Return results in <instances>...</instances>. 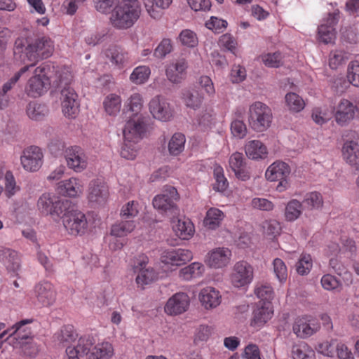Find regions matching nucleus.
<instances>
[{
    "instance_id": "nucleus-1",
    "label": "nucleus",
    "mask_w": 359,
    "mask_h": 359,
    "mask_svg": "<svg viewBox=\"0 0 359 359\" xmlns=\"http://www.w3.org/2000/svg\"><path fill=\"white\" fill-rule=\"evenodd\" d=\"M37 207L43 215L60 218L63 224H94L100 221L95 212L86 215L71 201L61 199L53 193L43 194L37 201Z\"/></svg>"
},
{
    "instance_id": "nucleus-2",
    "label": "nucleus",
    "mask_w": 359,
    "mask_h": 359,
    "mask_svg": "<svg viewBox=\"0 0 359 359\" xmlns=\"http://www.w3.org/2000/svg\"><path fill=\"white\" fill-rule=\"evenodd\" d=\"M54 51L53 41L48 36H41L34 40L18 39L15 42L14 58L25 64L31 62L33 67L36 62L50 57Z\"/></svg>"
},
{
    "instance_id": "nucleus-3",
    "label": "nucleus",
    "mask_w": 359,
    "mask_h": 359,
    "mask_svg": "<svg viewBox=\"0 0 359 359\" xmlns=\"http://www.w3.org/2000/svg\"><path fill=\"white\" fill-rule=\"evenodd\" d=\"M95 339L90 335L81 337L76 342V346H69L66 350L68 359H80L86 356L87 359H109L114 351L112 345L107 341L94 346Z\"/></svg>"
},
{
    "instance_id": "nucleus-4",
    "label": "nucleus",
    "mask_w": 359,
    "mask_h": 359,
    "mask_svg": "<svg viewBox=\"0 0 359 359\" xmlns=\"http://www.w3.org/2000/svg\"><path fill=\"white\" fill-rule=\"evenodd\" d=\"M179 199L177 189L170 187L161 194L156 195L152 201L154 208L161 214H165L171 217L172 223L177 224H193L189 218L180 214V210L175 204Z\"/></svg>"
},
{
    "instance_id": "nucleus-5",
    "label": "nucleus",
    "mask_w": 359,
    "mask_h": 359,
    "mask_svg": "<svg viewBox=\"0 0 359 359\" xmlns=\"http://www.w3.org/2000/svg\"><path fill=\"white\" fill-rule=\"evenodd\" d=\"M140 14L141 8L137 1H123L112 11L110 22L115 28L126 29L136 22Z\"/></svg>"
},
{
    "instance_id": "nucleus-6",
    "label": "nucleus",
    "mask_w": 359,
    "mask_h": 359,
    "mask_svg": "<svg viewBox=\"0 0 359 359\" xmlns=\"http://www.w3.org/2000/svg\"><path fill=\"white\" fill-rule=\"evenodd\" d=\"M54 66L48 62H44L37 67L33 76H31L25 86V93L30 97H39L44 95L50 86L49 75Z\"/></svg>"
},
{
    "instance_id": "nucleus-7",
    "label": "nucleus",
    "mask_w": 359,
    "mask_h": 359,
    "mask_svg": "<svg viewBox=\"0 0 359 359\" xmlns=\"http://www.w3.org/2000/svg\"><path fill=\"white\" fill-rule=\"evenodd\" d=\"M273 114L271 109L265 103L256 101L249 106L248 122L255 132L266 131L271 125Z\"/></svg>"
},
{
    "instance_id": "nucleus-8",
    "label": "nucleus",
    "mask_w": 359,
    "mask_h": 359,
    "mask_svg": "<svg viewBox=\"0 0 359 359\" xmlns=\"http://www.w3.org/2000/svg\"><path fill=\"white\" fill-rule=\"evenodd\" d=\"M291 170L289 165L281 161H276L269 166L265 172V177L270 182L280 181L277 190L280 192L289 187L287 177Z\"/></svg>"
},
{
    "instance_id": "nucleus-9",
    "label": "nucleus",
    "mask_w": 359,
    "mask_h": 359,
    "mask_svg": "<svg viewBox=\"0 0 359 359\" xmlns=\"http://www.w3.org/2000/svg\"><path fill=\"white\" fill-rule=\"evenodd\" d=\"M109 196V187L103 179L97 178L89 182L87 198L93 206L104 205Z\"/></svg>"
},
{
    "instance_id": "nucleus-10",
    "label": "nucleus",
    "mask_w": 359,
    "mask_h": 359,
    "mask_svg": "<svg viewBox=\"0 0 359 359\" xmlns=\"http://www.w3.org/2000/svg\"><path fill=\"white\" fill-rule=\"evenodd\" d=\"M22 168L28 172H36L43 165V154L42 149L37 146H29L25 148L20 156Z\"/></svg>"
},
{
    "instance_id": "nucleus-11",
    "label": "nucleus",
    "mask_w": 359,
    "mask_h": 359,
    "mask_svg": "<svg viewBox=\"0 0 359 359\" xmlns=\"http://www.w3.org/2000/svg\"><path fill=\"white\" fill-rule=\"evenodd\" d=\"M64 157L68 168L76 172H81L87 168V156L80 147L71 146L66 148Z\"/></svg>"
},
{
    "instance_id": "nucleus-12",
    "label": "nucleus",
    "mask_w": 359,
    "mask_h": 359,
    "mask_svg": "<svg viewBox=\"0 0 359 359\" xmlns=\"http://www.w3.org/2000/svg\"><path fill=\"white\" fill-rule=\"evenodd\" d=\"M253 274V268L249 263L245 261L238 262L233 266L231 283L238 288L245 287L252 282Z\"/></svg>"
},
{
    "instance_id": "nucleus-13",
    "label": "nucleus",
    "mask_w": 359,
    "mask_h": 359,
    "mask_svg": "<svg viewBox=\"0 0 359 359\" xmlns=\"http://www.w3.org/2000/svg\"><path fill=\"white\" fill-rule=\"evenodd\" d=\"M145 132L144 118L130 116L123 130L124 140L137 143L143 137Z\"/></svg>"
},
{
    "instance_id": "nucleus-14",
    "label": "nucleus",
    "mask_w": 359,
    "mask_h": 359,
    "mask_svg": "<svg viewBox=\"0 0 359 359\" xmlns=\"http://www.w3.org/2000/svg\"><path fill=\"white\" fill-rule=\"evenodd\" d=\"M341 151L344 159L359 170V135L356 132L350 133V138L344 142Z\"/></svg>"
},
{
    "instance_id": "nucleus-15",
    "label": "nucleus",
    "mask_w": 359,
    "mask_h": 359,
    "mask_svg": "<svg viewBox=\"0 0 359 359\" xmlns=\"http://www.w3.org/2000/svg\"><path fill=\"white\" fill-rule=\"evenodd\" d=\"M339 12L329 13L318 28V40L325 44L333 43L336 39L335 25L339 21Z\"/></svg>"
},
{
    "instance_id": "nucleus-16",
    "label": "nucleus",
    "mask_w": 359,
    "mask_h": 359,
    "mask_svg": "<svg viewBox=\"0 0 359 359\" xmlns=\"http://www.w3.org/2000/svg\"><path fill=\"white\" fill-rule=\"evenodd\" d=\"M147 257L141 255L133 266L134 272L137 273L136 283L142 288H144V285L152 283L156 278V273L153 268L147 267Z\"/></svg>"
},
{
    "instance_id": "nucleus-17",
    "label": "nucleus",
    "mask_w": 359,
    "mask_h": 359,
    "mask_svg": "<svg viewBox=\"0 0 359 359\" xmlns=\"http://www.w3.org/2000/svg\"><path fill=\"white\" fill-rule=\"evenodd\" d=\"M231 257V251L228 248L217 247L207 253L205 262L210 268L222 269L229 264Z\"/></svg>"
},
{
    "instance_id": "nucleus-18",
    "label": "nucleus",
    "mask_w": 359,
    "mask_h": 359,
    "mask_svg": "<svg viewBox=\"0 0 359 359\" xmlns=\"http://www.w3.org/2000/svg\"><path fill=\"white\" fill-rule=\"evenodd\" d=\"M358 112V107L347 99H341L336 107L334 118L339 126H345L353 120Z\"/></svg>"
},
{
    "instance_id": "nucleus-19",
    "label": "nucleus",
    "mask_w": 359,
    "mask_h": 359,
    "mask_svg": "<svg viewBox=\"0 0 359 359\" xmlns=\"http://www.w3.org/2000/svg\"><path fill=\"white\" fill-rule=\"evenodd\" d=\"M193 259L192 252L187 249H171L165 250L161 256V262L167 265L179 266Z\"/></svg>"
},
{
    "instance_id": "nucleus-20",
    "label": "nucleus",
    "mask_w": 359,
    "mask_h": 359,
    "mask_svg": "<svg viewBox=\"0 0 359 359\" xmlns=\"http://www.w3.org/2000/svg\"><path fill=\"white\" fill-rule=\"evenodd\" d=\"M149 111L155 119L168 121L172 116L170 104L162 97L157 95L149 103Z\"/></svg>"
},
{
    "instance_id": "nucleus-21",
    "label": "nucleus",
    "mask_w": 359,
    "mask_h": 359,
    "mask_svg": "<svg viewBox=\"0 0 359 359\" xmlns=\"http://www.w3.org/2000/svg\"><path fill=\"white\" fill-rule=\"evenodd\" d=\"M83 181L79 177H70L57 183V192L70 198H75L80 196L83 191Z\"/></svg>"
},
{
    "instance_id": "nucleus-22",
    "label": "nucleus",
    "mask_w": 359,
    "mask_h": 359,
    "mask_svg": "<svg viewBox=\"0 0 359 359\" xmlns=\"http://www.w3.org/2000/svg\"><path fill=\"white\" fill-rule=\"evenodd\" d=\"M188 62L184 58L177 59L168 64L165 75L172 83H180L187 77Z\"/></svg>"
},
{
    "instance_id": "nucleus-23",
    "label": "nucleus",
    "mask_w": 359,
    "mask_h": 359,
    "mask_svg": "<svg viewBox=\"0 0 359 359\" xmlns=\"http://www.w3.org/2000/svg\"><path fill=\"white\" fill-rule=\"evenodd\" d=\"M190 304L189 297L184 292H177L167 301L165 312L168 315H178L185 312Z\"/></svg>"
},
{
    "instance_id": "nucleus-24",
    "label": "nucleus",
    "mask_w": 359,
    "mask_h": 359,
    "mask_svg": "<svg viewBox=\"0 0 359 359\" xmlns=\"http://www.w3.org/2000/svg\"><path fill=\"white\" fill-rule=\"evenodd\" d=\"M198 299L205 309L211 310L220 305L222 298L218 290L213 287L208 286L200 290Z\"/></svg>"
},
{
    "instance_id": "nucleus-25",
    "label": "nucleus",
    "mask_w": 359,
    "mask_h": 359,
    "mask_svg": "<svg viewBox=\"0 0 359 359\" xmlns=\"http://www.w3.org/2000/svg\"><path fill=\"white\" fill-rule=\"evenodd\" d=\"M34 296L39 304L48 306L54 303L56 293L50 283L42 281L35 285Z\"/></svg>"
},
{
    "instance_id": "nucleus-26",
    "label": "nucleus",
    "mask_w": 359,
    "mask_h": 359,
    "mask_svg": "<svg viewBox=\"0 0 359 359\" xmlns=\"http://www.w3.org/2000/svg\"><path fill=\"white\" fill-rule=\"evenodd\" d=\"M0 261L11 273H16L20 269V259L14 250L0 247Z\"/></svg>"
},
{
    "instance_id": "nucleus-27",
    "label": "nucleus",
    "mask_w": 359,
    "mask_h": 359,
    "mask_svg": "<svg viewBox=\"0 0 359 359\" xmlns=\"http://www.w3.org/2000/svg\"><path fill=\"white\" fill-rule=\"evenodd\" d=\"M245 152L248 158L254 161L264 160L269 154L267 147L257 140L248 141L245 145Z\"/></svg>"
},
{
    "instance_id": "nucleus-28",
    "label": "nucleus",
    "mask_w": 359,
    "mask_h": 359,
    "mask_svg": "<svg viewBox=\"0 0 359 359\" xmlns=\"http://www.w3.org/2000/svg\"><path fill=\"white\" fill-rule=\"evenodd\" d=\"M78 337V334L72 325H65L61 329L55 333L53 338L55 341L60 346L67 347L76 346H72V344L75 342Z\"/></svg>"
},
{
    "instance_id": "nucleus-29",
    "label": "nucleus",
    "mask_w": 359,
    "mask_h": 359,
    "mask_svg": "<svg viewBox=\"0 0 359 359\" xmlns=\"http://www.w3.org/2000/svg\"><path fill=\"white\" fill-rule=\"evenodd\" d=\"M229 166L238 179L243 181L250 179V174L245 168V158L242 153L235 152L230 156Z\"/></svg>"
},
{
    "instance_id": "nucleus-30",
    "label": "nucleus",
    "mask_w": 359,
    "mask_h": 359,
    "mask_svg": "<svg viewBox=\"0 0 359 359\" xmlns=\"http://www.w3.org/2000/svg\"><path fill=\"white\" fill-rule=\"evenodd\" d=\"M106 56L118 69L123 68L130 62L128 53L118 46L109 48L106 51Z\"/></svg>"
},
{
    "instance_id": "nucleus-31",
    "label": "nucleus",
    "mask_w": 359,
    "mask_h": 359,
    "mask_svg": "<svg viewBox=\"0 0 359 359\" xmlns=\"http://www.w3.org/2000/svg\"><path fill=\"white\" fill-rule=\"evenodd\" d=\"M292 329L297 337L304 338L315 333L318 329V326L306 318H298L296 319Z\"/></svg>"
},
{
    "instance_id": "nucleus-32",
    "label": "nucleus",
    "mask_w": 359,
    "mask_h": 359,
    "mask_svg": "<svg viewBox=\"0 0 359 359\" xmlns=\"http://www.w3.org/2000/svg\"><path fill=\"white\" fill-rule=\"evenodd\" d=\"M172 0H144V5L148 14L154 19L161 16V10L169 8Z\"/></svg>"
},
{
    "instance_id": "nucleus-33",
    "label": "nucleus",
    "mask_w": 359,
    "mask_h": 359,
    "mask_svg": "<svg viewBox=\"0 0 359 359\" xmlns=\"http://www.w3.org/2000/svg\"><path fill=\"white\" fill-rule=\"evenodd\" d=\"M144 100L142 95L139 93H133L130 95L124 104L126 112H131L130 116L143 117L140 111L143 107Z\"/></svg>"
},
{
    "instance_id": "nucleus-34",
    "label": "nucleus",
    "mask_w": 359,
    "mask_h": 359,
    "mask_svg": "<svg viewBox=\"0 0 359 359\" xmlns=\"http://www.w3.org/2000/svg\"><path fill=\"white\" fill-rule=\"evenodd\" d=\"M32 321V319H25L16 323L11 329L4 331L0 334V339H2L8 333H9L10 337L14 335L15 339H27L31 332L27 330V327H25V326L31 323Z\"/></svg>"
},
{
    "instance_id": "nucleus-35",
    "label": "nucleus",
    "mask_w": 359,
    "mask_h": 359,
    "mask_svg": "<svg viewBox=\"0 0 359 359\" xmlns=\"http://www.w3.org/2000/svg\"><path fill=\"white\" fill-rule=\"evenodd\" d=\"M122 100L120 95L110 93L107 95L102 102L106 114L111 116H116L121 110Z\"/></svg>"
},
{
    "instance_id": "nucleus-36",
    "label": "nucleus",
    "mask_w": 359,
    "mask_h": 359,
    "mask_svg": "<svg viewBox=\"0 0 359 359\" xmlns=\"http://www.w3.org/2000/svg\"><path fill=\"white\" fill-rule=\"evenodd\" d=\"M26 114L32 120L41 121L48 115V108L45 104L32 101L26 107Z\"/></svg>"
},
{
    "instance_id": "nucleus-37",
    "label": "nucleus",
    "mask_w": 359,
    "mask_h": 359,
    "mask_svg": "<svg viewBox=\"0 0 359 359\" xmlns=\"http://www.w3.org/2000/svg\"><path fill=\"white\" fill-rule=\"evenodd\" d=\"M291 355L293 359H315L313 350L303 341L292 345Z\"/></svg>"
},
{
    "instance_id": "nucleus-38",
    "label": "nucleus",
    "mask_w": 359,
    "mask_h": 359,
    "mask_svg": "<svg viewBox=\"0 0 359 359\" xmlns=\"http://www.w3.org/2000/svg\"><path fill=\"white\" fill-rule=\"evenodd\" d=\"M205 271L204 266L200 262H193L181 269L179 276L186 280L196 278L201 276Z\"/></svg>"
},
{
    "instance_id": "nucleus-39",
    "label": "nucleus",
    "mask_w": 359,
    "mask_h": 359,
    "mask_svg": "<svg viewBox=\"0 0 359 359\" xmlns=\"http://www.w3.org/2000/svg\"><path fill=\"white\" fill-rule=\"evenodd\" d=\"M185 135L181 133H175L168 142V151L172 156L180 155L184 149Z\"/></svg>"
},
{
    "instance_id": "nucleus-40",
    "label": "nucleus",
    "mask_w": 359,
    "mask_h": 359,
    "mask_svg": "<svg viewBox=\"0 0 359 359\" xmlns=\"http://www.w3.org/2000/svg\"><path fill=\"white\" fill-rule=\"evenodd\" d=\"M151 75L149 67L146 65H140L135 67L130 75V81L135 85H142L145 83Z\"/></svg>"
},
{
    "instance_id": "nucleus-41",
    "label": "nucleus",
    "mask_w": 359,
    "mask_h": 359,
    "mask_svg": "<svg viewBox=\"0 0 359 359\" xmlns=\"http://www.w3.org/2000/svg\"><path fill=\"white\" fill-rule=\"evenodd\" d=\"M273 311L268 304L257 308L253 313L252 324L254 326H262L272 317Z\"/></svg>"
},
{
    "instance_id": "nucleus-42",
    "label": "nucleus",
    "mask_w": 359,
    "mask_h": 359,
    "mask_svg": "<svg viewBox=\"0 0 359 359\" xmlns=\"http://www.w3.org/2000/svg\"><path fill=\"white\" fill-rule=\"evenodd\" d=\"M302 203L308 210H318L323 205V198L319 192L311 191L305 195Z\"/></svg>"
},
{
    "instance_id": "nucleus-43",
    "label": "nucleus",
    "mask_w": 359,
    "mask_h": 359,
    "mask_svg": "<svg viewBox=\"0 0 359 359\" xmlns=\"http://www.w3.org/2000/svg\"><path fill=\"white\" fill-rule=\"evenodd\" d=\"M302 203L297 199L290 200L285 209V217L287 222H294L302 213Z\"/></svg>"
},
{
    "instance_id": "nucleus-44",
    "label": "nucleus",
    "mask_w": 359,
    "mask_h": 359,
    "mask_svg": "<svg viewBox=\"0 0 359 359\" xmlns=\"http://www.w3.org/2000/svg\"><path fill=\"white\" fill-rule=\"evenodd\" d=\"M287 109L293 113L301 111L305 107L304 100L297 93H288L285 96Z\"/></svg>"
},
{
    "instance_id": "nucleus-45",
    "label": "nucleus",
    "mask_w": 359,
    "mask_h": 359,
    "mask_svg": "<svg viewBox=\"0 0 359 359\" xmlns=\"http://www.w3.org/2000/svg\"><path fill=\"white\" fill-rule=\"evenodd\" d=\"M182 99L188 107L196 109L201 105L203 97L196 90H184Z\"/></svg>"
},
{
    "instance_id": "nucleus-46",
    "label": "nucleus",
    "mask_w": 359,
    "mask_h": 359,
    "mask_svg": "<svg viewBox=\"0 0 359 359\" xmlns=\"http://www.w3.org/2000/svg\"><path fill=\"white\" fill-rule=\"evenodd\" d=\"M140 203L136 201H131L123 205L121 210V217L127 221H133L140 212Z\"/></svg>"
},
{
    "instance_id": "nucleus-47",
    "label": "nucleus",
    "mask_w": 359,
    "mask_h": 359,
    "mask_svg": "<svg viewBox=\"0 0 359 359\" xmlns=\"http://www.w3.org/2000/svg\"><path fill=\"white\" fill-rule=\"evenodd\" d=\"M178 39L182 46L188 48H195L198 43L197 34L189 29H183L180 33Z\"/></svg>"
},
{
    "instance_id": "nucleus-48",
    "label": "nucleus",
    "mask_w": 359,
    "mask_h": 359,
    "mask_svg": "<svg viewBox=\"0 0 359 359\" xmlns=\"http://www.w3.org/2000/svg\"><path fill=\"white\" fill-rule=\"evenodd\" d=\"M196 123L201 130H205L211 128L215 123V115L212 109L202 111L196 118Z\"/></svg>"
},
{
    "instance_id": "nucleus-49",
    "label": "nucleus",
    "mask_w": 359,
    "mask_h": 359,
    "mask_svg": "<svg viewBox=\"0 0 359 359\" xmlns=\"http://www.w3.org/2000/svg\"><path fill=\"white\" fill-rule=\"evenodd\" d=\"M214 177L215 183L213 189L218 191H225L229 185L228 181L224 176V170L220 165H216L214 168Z\"/></svg>"
},
{
    "instance_id": "nucleus-50",
    "label": "nucleus",
    "mask_w": 359,
    "mask_h": 359,
    "mask_svg": "<svg viewBox=\"0 0 359 359\" xmlns=\"http://www.w3.org/2000/svg\"><path fill=\"white\" fill-rule=\"evenodd\" d=\"M173 50V43L170 39L164 38L155 48L154 55L156 57L162 59L172 53Z\"/></svg>"
},
{
    "instance_id": "nucleus-51",
    "label": "nucleus",
    "mask_w": 359,
    "mask_h": 359,
    "mask_svg": "<svg viewBox=\"0 0 359 359\" xmlns=\"http://www.w3.org/2000/svg\"><path fill=\"white\" fill-rule=\"evenodd\" d=\"M255 293L257 297L262 301L266 302L269 305L271 300L273 299L274 292L271 285L267 284H262L258 285L255 290Z\"/></svg>"
},
{
    "instance_id": "nucleus-52",
    "label": "nucleus",
    "mask_w": 359,
    "mask_h": 359,
    "mask_svg": "<svg viewBox=\"0 0 359 359\" xmlns=\"http://www.w3.org/2000/svg\"><path fill=\"white\" fill-rule=\"evenodd\" d=\"M5 185V195L8 198L14 196L20 188L16 184V182L13 173L11 171H7L4 177Z\"/></svg>"
},
{
    "instance_id": "nucleus-53",
    "label": "nucleus",
    "mask_w": 359,
    "mask_h": 359,
    "mask_svg": "<svg viewBox=\"0 0 359 359\" xmlns=\"http://www.w3.org/2000/svg\"><path fill=\"white\" fill-rule=\"evenodd\" d=\"M137 152L138 146L137 143L124 140V143L121 147L120 151L121 157L128 160H133L137 156Z\"/></svg>"
},
{
    "instance_id": "nucleus-54",
    "label": "nucleus",
    "mask_w": 359,
    "mask_h": 359,
    "mask_svg": "<svg viewBox=\"0 0 359 359\" xmlns=\"http://www.w3.org/2000/svg\"><path fill=\"white\" fill-rule=\"evenodd\" d=\"M224 218V214L222 210L211 208L206 212L203 224H219Z\"/></svg>"
},
{
    "instance_id": "nucleus-55",
    "label": "nucleus",
    "mask_w": 359,
    "mask_h": 359,
    "mask_svg": "<svg viewBox=\"0 0 359 359\" xmlns=\"http://www.w3.org/2000/svg\"><path fill=\"white\" fill-rule=\"evenodd\" d=\"M218 44L220 47L224 48L236 55L237 41L231 34H222L219 39Z\"/></svg>"
},
{
    "instance_id": "nucleus-56",
    "label": "nucleus",
    "mask_w": 359,
    "mask_h": 359,
    "mask_svg": "<svg viewBox=\"0 0 359 359\" xmlns=\"http://www.w3.org/2000/svg\"><path fill=\"white\" fill-rule=\"evenodd\" d=\"M227 25L228 22L226 20L215 16H212L205 22V27L217 34L222 33Z\"/></svg>"
},
{
    "instance_id": "nucleus-57",
    "label": "nucleus",
    "mask_w": 359,
    "mask_h": 359,
    "mask_svg": "<svg viewBox=\"0 0 359 359\" xmlns=\"http://www.w3.org/2000/svg\"><path fill=\"white\" fill-rule=\"evenodd\" d=\"M331 117L332 114L327 107H315L312 111V118L319 125L326 123Z\"/></svg>"
},
{
    "instance_id": "nucleus-58",
    "label": "nucleus",
    "mask_w": 359,
    "mask_h": 359,
    "mask_svg": "<svg viewBox=\"0 0 359 359\" xmlns=\"http://www.w3.org/2000/svg\"><path fill=\"white\" fill-rule=\"evenodd\" d=\"M346 77L349 83L359 87V62L352 61L349 63Z\"/></svg>"
},
{
    "instance_id": "nucleus-59",
    "label": "nucleus",
    "mask_w": 359,
    "mask_h": 359,
    "mask_svg": "<svg viewBox=\"0 0 359 359\" xmlns=\"http://www.w3.org/2000/svg\"><path fill=\"white\" fill-rule=\"evenodd\" d=\"M338 343L336 340L326 341L320 343L316 346V349L318 353L327 356L333 357L335 351H337V344Z\"/></svg>"
},
{
    "instance_id": "nucleus-60",
    "label": "nucleus",
    "mask_w": 359,
    "mask_h": 359,
    "mask_svg": "<svg viewBox=\"0 0 359 359\" xmlns=\"http://www.w3.org/2000/svg\"><path fill=\"white\" fill-rule=\"evenodd\" d=\"M29 69V65H25L23 67H22L18 72L15 73V74L10 79H8L6 83H4L0 90L4 93H8V92H9L15 86V85L19 81L22 75L25 74L26 72H27Z\"/></svg>"
},
{
    "instance_id": "nucleus-61",
    "label": "nucleus",
    "mask_w": 359,
    "mask_h": 359,
    "mask_svg": "<svg viewBox=\"0 0 359 359\" xmlns=\"http://www.w3.org/2000/svg\"><path fill=\"white\" fill-rule=\"evenodd\" d=\"M312 259L309 255H304L299 259L296 265L297 273L302 276L306 275L312 268Z\"/></svg>"
},
{
    "instance_id": "nucleus-62",
    "label": "nucleus",
    "mask_w": 359,
    "mask_h": 359,
    "mask_svg": "<svg viewBox=\"0 0 359 359\" xmlns=\"http://www.w3.org/2000/svg\"><path fill=\"white\" fill-rule=\"evenodd\" d=\"M264 64L269 67H278L282 64V55L280 52L267 53L262 56Z\"/></svg>"
},
{
    "instance_id": "nucleus-63",
    "label": "nucleus",
    "mask_w": 359,
    "mask_h": 359,
    "mask_svg": "<svg viewBox=\"0 0 359 359\" xmlns=\"http://www.w3.org/2000/svg\"><path fill=\"white\" fill-rule=\"evenodd\" d=\"M173 231L176 236L182 240H189L195 233L194 226H173Z\"/></svg>"
},
{
    "instance_id": "nucleus-64",
    "label": "nucleus",
    "mask_w": 359,
    "mask_h": 359,
    "mask_svg": "<svg viewBox=\"0 0 359 359\" xmlns=\"http://www.w3.org/2000/svg\"><path fill=\"white\" fill-rule=\"evenodd\" d=\"M273 271L280 282L285 281L287 277V267L283 261L276 258L273 262Z\"/></svg>"
}]
</instances>
